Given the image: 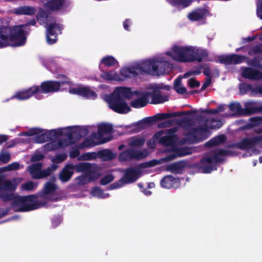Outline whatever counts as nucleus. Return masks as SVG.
Segmentation results:
<instances>
[{"mask_svg":"<svg viewBox=\"0 0 262 262\" xmlns=\"http://www.w3.org/2000/svg\"><path fill=\"white\" fill-rule=\"evenodd\" d=\"M187 166V162L181 160L167 166L166 170L174 174H182Z\"/></svg>","mask_w":262,"mask_h":262,"instance_id":"nucleus-26","label":"nucleus"},{"mask_svg":"<svg viewBox=\"0 0 262 262\" xmlns=\"http://www.w3.org/2000/svg\"><path fill=\"white\" fill-rule=\"evenodd\" d=\"M37 21L42 25L49 26L51 24H57L56 23L55 18L50 13L41 10L36 15Z\"/></svg>","mask_w":262,"mask_h":262,"instance_id":"nucleus-22","label":"nucleus"},{"mask_svg":"<svg viewBox=\"0 0 262 262\" xmlns=\"http://www.w3.org/2000/svg\"><path fill=\"white\" fill-rule=\"evenodd\" d=\"M234 151L230 150L217 148L206 154L200 161V169L204 173H209L216 169L215 164L222 163L224 159L221 156H235Z\"/></svg>","mask_w":262,"mask_h":262,"instance_id":"nucleus-3","label":"nucleus"},{"mask_svg":"<svg viewBox=\"0 0 262 262\" xmlns=\"http://www.w3.org/2000/svg\"><path fill=\"white\" fill-rule=\"evenodd\" d=\"M41 163H35L29 167V171L33 179H41L50 176L58 167L55 164H51L47 168L41 169Z\"/></svg>","mask_w":262,"mask_h":262,"instance_id":"nucleus-7","label":"nucleus"},{"mask_svg":"<svg viewBox=\"0 0 262 262\" xmlns=\"http://www.w3.org/2000/svg\"><path fill=\"white\" fill-rule=\"evenodd\" d=\"M10 159V155L8 152H1L0 154V161L3 163H7Z\"/></svg>","mask_w":262,"mask_h":262,"instance_id":"nucleus-61","label":"nucleus"},{"mask_svg":"<svg viewBox=\"0 0 262 262\" xmlns=\"http://www.w3.org/2000/svg\"><path fill=\"white\" fill-rule=\"evenodd\" d=\"M66 140L64 141L59 139L57 142H52L46 144L45 145V149L47 151H53L57 148H61L68 145L67 144L64 143Z\"/></svg>","mask_w":262,"mask_h":262,"instance_id":"nucleus-37","label":"nucleus"},{"mask_svg":"<svg viewBox=\"0 0 262 262\" xmlns=\"http://www.w3.org/2000/svg\"><path fill=\"white\" fill-rule=\"evenodd\" d=\"M43 130L39 128H32L29 129L28 131L23 132L20 134L21 135H25L26 136H33L34 135H38L42 132Z\"/></svg>","mask_w":262,"mask_h":262,"instance_id":"nucleus-50","label":"nucleus"},{"mask_svg":"<svg viewBox=\"0 0 262 262\" xmlns=\"http://www.w3.org/2000/svg\"><path fill=\"white\" fill-rule=\"evenodd\" d=\"M91 165L92 164L90 163L81 162L73 165V168L77 172H83L85 173L87 170H89V168H90V166H91Z\"/></svg>","mask_w":262,"mask_h":262,"instance_id":"nucleus-43","label":"nucleus"},{"mask_svg":"<svg viewBox=\"0 0 262 262\" xmlns=\"http://www.w3.org/2000/svg\"><path fill=\"white\" fill-rule=\"evenodd\" d=\"M67 158V155L66 154H58L54 158L52 159V162L53 163H60L65 161Z\"/></svg>","mask_w":262,"mask_h":262,"instance_id":"nucleus-55","label":"nucleus"},{"mask_svg":"<svg viewBox=\"0 0 262 262\" xmlns=\"http://www.w3.org/2000/svg\"><path fill=\"white\" fill-rule=\"evenodd\" d=\"M239 90L243 94H246L249 92L253 93V87L250 84L243 83L241 84Z\"/></svg>","mask_w":262,"mask_h":262,"instance_id":"nucleus-53","label":"nucleus"},{"mask_svg":"<svg viewBox=\"0 0 262 262\" xmlns=\"http://www.w3.org/2000/svg\"><path fill=\"white\" fill-rule=\"evenodd\" d=\"M247 126L250 128H253L262 124V116L253 117L249 119Z\"/></svg>","mask_w":262,"mask_h":262,"instance_id":"nucleus-47","label":"nucleus"},{"mask_svg":"<svg viewBox=\"0 0 262 262\" xmlns=\"http://www.w3.org/2000/svg\"><path fill=\"white\" fill-rule=\"evenodd\" d=\"M36 87H38V93H53L59 91L60 83L57 81L47 80L42 82L40 86L36 85Z\"/></svg>","mask_w":262,"mask_h":262,"instance_id":"nucleus-12","label":"nucleus"},{"mask_svg":"<svg viewBox=\"0 0 262 262\" xmlns=\"http://www.w3.org/2000/svg\"><path fill=\"white\" fill-rule=\"evenodd\" d=\"M66 0H49L46 6L52 11H57L63 9L65 7Z\"/></svg>","mask_w":262,"mask_h":262,"instance_id":"nucleus-30","label":"nucleus"},{"mask_svg":"<svg viewBox=\"0 0 262 262\" xmlns=\"http://www.w3.org/2000/svg\"><path fill=\"white\" fill-rule=\"evenodd\" d=\"M5 27L0 29V48L12 46L10 42V34L5 32Z\"/></svg>","mask_w":262,"mask_h":262,"instance_id":"nucleus-36","label":"nucleus"},{"mask_svg":"<svg viewBox=\"0 0 262 262\" xmlns=\"http://www.w3.org/2000/svg\"><path fill=\"white\" fill-rule=\"evenodd\" d=\"M114 177L112 174H106L103 177L100 181V184L101 185H106L113 181Z\"/></svg>","mask_w":262,"mask_h":262,"instance_id":"nucleus-54","label":"nucleus"},{"mask_svg":"<svg viewBox=\"0 0 262 262\" xmlns=\"http://www.w3.org/2000/svg\"><path fill=\"white\" fill-rule=\"evenodd\" d=\"M206 13V9L199 8L189 13L188 15V18L192 21L200 20L204 17Z\"/></svg>","mask_w":262,"mask_h":262,"instance_id":"nucleus-34","label":"nucleus"},{"mask_svg":"<svg viewBox=\"0 0 262 262\" xmlns=\"http://www.w3.org/2000/svg\"><path fill=\"white\" fill-rule=\"evenodd\" d=\"M166 54L173 60L182 62H192L195 61L200 62L209 56L206 49L176 45L172 47L171 52H167Z\"/></svg>","mask_w":262,"mask_h":262,"instance_id":"nucleus-1","label":"nucleus"},{"mask_svg":"<svg viewBox=\"0 0 262 262\" xmlns=\"http://www.w3.org/2000/svg\"><path fill=\"white\" fill-rule=\"evenodd\" d=\"M73 165L68 164L62 168L59 174V179L62 183L68 182L74 174Z\"/></svg>","mask_w":262,"mask_h":262,"instance_id":"nucleus-25","label":"nucleus"},{"mask_svg":"<svg viewBox=\"0 0 262 262\" xmlns=\"http://www.w3.org/2000/svg\"><path fill=\"white\" fill-rule=\"evenodd\" d=\"M168 3L173 7H181L185 8L190 5L192 3L191 0H167Z\"/></svg>","mask_w":262,"mask_h":262,"instance_id":"nucleus-40","label":"nucleus"},{"mask_svg":"<svg viewBox=\"0 0 262 262\" xmlns=\"http://www.w3.org/2000/svg\"><path fill=\"white\" fill-rule=\"evenodd\" d=\"M19 168V164L17 162H13L8 165L6 166L0 168V173L4 171H9L14 170H17Z\"/></svg>","mask_w":262,"mask_h":262,"instance_id":"nucleus-49","label":"nucleus"},{"mask_svg":"<svg viewBox=\"0 0 262 262\" xmlns=\"http://www.w3.org/2000/svg\"><path fill=\"white\" fill-rule=\"evenodd\" d=\"M147 154V152L128 148L119 154L118 159L120 161H129L132 160H140L146 158Z\"/></svg>","mask_w":262,"mask_h":262,"instance_id":"nucleus-10","label":"nucleus"},{"mask_svg":"<svg viewBox=\"0 0 262 262\" xmlns=\"http://www.w3.org/2000/svg\"><path fill=\"white\" fill-rule=\"evenodd\" d=\"M78 128L80 133V135H79L78 136L79 139H81L82 138L87 136L89 134V130L86 126H80L78 127Z\"/></svg>","mask_w":262,"mask_h":262,"instance_id":"nucleus-62","label":"nucleus"},{"mask_svg":"<svg viewBox=\"0 0 262 262\" xmlns=\"http://www.w3.org/2000/svg\"><path fill=\"white\" fill-rule=\"evenodd\" d=\"M47 204L46 201L37 200V196L32 194L15 198L11 207L16 212H27L38 209Z\"/></svg>","mask_w":262,"mask_h":262,"instance_id":"nucleus-4","label":"nucleus"},{"mask_svg":"<svg viewBox=\"0 0 262 262\" xmlns=\"http://www.w3.org/2000/svg\"><path fill=\"white\" fill-rule=\"evenodd\" d=\"M230 110L237 115H244V108L239 102H232L229 105Z\"/></svg>","mask_w":262,"mask_h":262,"instance_id":"nucleus-46","label":"nucleus"},{"mask_svg":"<svg viewBox=\"0 0 262 262\" xmlns=\"http://www.w3.org/2000/svg\"><path fill=\"white\" fill-rule=\"evenodd\" d=\"M144 142L145 139L143 138L135 136L130 139L129 145L131 147H141Z\"/></svg>","mask_w":262,"mask_h":262,"instance_id":"nucleus-42","label":"nucleus"},{"mask_svg":"<svg viewBox=\"0 0 262 262\" xmlns=\"http://www.w3.org/2000/svg\"><path fill=\"white\" fill-rule=\"evenodd\" d=\"M192 148L189 147H182L175 148L172 153L168 155L166 157L162 158L161 160L163 162H168L172 161L178 157H182L187 155H189L193 152Z\"/></svg>","mask_w":262,"mask_h":262,"instance_id":"nucleus-15","label":"nucleus"},{"mask_svg":"<svg viewBox=\"0 0 262 262\" xmlns=\"http://www.w3.org/2000/svg\"><path fill=\"white\" fill-rule=\"evenodd\" d=\"M160 163V162L158 160H151L150 161L142 163L141 164V166L144 168L151 167L155 166Z\"/></svg>","mask_w":262,"mask_h":262,"instance_id":"nucleus-60","label":"nucleus"},{"mask_svg":"<svg viewBox=\"0 0 262 262\" xmlns=\"http://www.w3.org/2000/svg\"><path fill=\"white\" fill-rule=\"evenodd\" d=\"M208 126L207 124L198 127H194L186 134V139L191 143H198L208 137V136L204 137V135L208 133Z\"/></svg>","mask_w":262,"mask_h":262,"instance_id":"nucleus-9","label":"nucleus"},{"mask_svg":"<svg viewBox=\"0 0 262 262\" xmlns=\"http://www.w3.org/2000/svg\"><path fill=\"white\" fill-rule=\"evenodd\" d=\"M26 25L14 26L12 28L5 27V32L10 34V42L13 47H19L26 42L27 32L25 30Z\"/></svg>","mask_w":262,"mask_h":262,"instance_id":"nucleus-6","label":"nucleus"},{"mask_svg":"<svg viewBox=\"0 0 262 262\" xmlns=\"http://www.w3.org/2000/svg\"><path fill=\"white\" fill-rule=\"evenodd\" d=\"M62 29V27L59 24H51L47 27L46 32V41L49 45H53L57 42L58 34L61 33Z\"/></svg>","mask_w":262,"mask_h":262,"instance_id":"nucleus-11","label":"nucleus"},{"mask_svg":"<svg viewBox=\"0 0 262 262\" xmlns=\"http://www.w3.org/2000/svg\"><path fill=\"white\" fill-rule=\"evenodd\" d=\"M51 139V137H50V134L48 132L45 133L42 132L38 134L35 138V141L37 143H42L46 142H48Z\"/></svg>","mask_w":262,"mask_h":262,"instance_id":"nucleus-44","label":"nucleus"},{"mask_svg":"<svg viewBox=\"0 0 262 262\" xmlns=\"http://www.w3.org/2000/svg\"><path fill=\"white\" fill-rule=\"evenodd\" d=\"M143 61L140 64H137L130 67L123 68L120 70V75L124 79L133 76H137L139 74L145 73L143 68Z\"/></svg>","mask_w":262,"mask_h":262,"instance_id":"nucleus-13","label":"nucleus"},{"mask_svg":"<svg viewBox=\"0 0 262 262\" xmlns=\"http://www.w3.org/2000/svg\"><path fill=\"white\" fill-rule=\"evenodd\" d=\"M98 158L102 160L106 161L114 159L116 156L110 149H103L98 151Z\"/></svg>","mask_w":262,"mask_h":262,"instance_id":"nucleus-39","label":"nucleus"},{"mask_svg":"<svg viewBox=\"0 0 262 262\" xmlns=\"http://www.w3.org/2000/svg\"><path fill=\"white\" fill-rule=\"evenodd\" d=\"M133 96V92L128 87H117L112 94L108 96L106 100L109 107L115 112L119 114H126L130 111L131 108L126 102V100H130Z\"/></svg>","mask_w":262,"mask_h":262,"instance_id":"nucleus-2","label":"nucleus"},{"mask_svg":"<svg viewBox=\"0 0 262 262\" xmlns=\"http://www.w3.org/2000/svg\"><path fill=\"white\" fill-rule=\"evenodd\" d=\"M180 179L172 175L165 176L160 181L161 187L166 189H177L180 187Z\"/></svg>","mask_w":262,"mask_h":262,"instance_id":"nucleus-20","label":"nucleus"},{"mask_svg":"<svg viewBox=\"0 0 262 262\" xmlns=\"http://www.w3.org/2000/svg\"><path fill=\"white\" fill-rule=\"evenodd\" d=\"M261 142L259 136H254L251 138H246L235 144V146L242 150L250 149L254 147L257 144Z\"/></svg>","mask_w":262,"mask_h":262,"instance_id":"nucleus-18","label":"nucleus"},{"mask_svg":"<svg viewBox=\"0 0 262 262\" xmlns=\"http://www.w3.org/2000/svg\"><path fill=\"white\" fill-rule=\"evenodd\" d=\"M85 174L91 180V182L95 181L98 177L96 168L94 165L92 164L90 168L87 170Z\"/></svg>","mask_w":262,"mask_h":262,"instance_id":"nucleus-45","label":"nucleus"},{"mask_svg":"<svg viewBox=\"0 0 262 262\" xmlns=\"http://www.w3.org/2000/svg\"><path fill=\"white\" fill-rule=\"evenodd\" d=\"M143 65L145 73L152 76L163 75L172 69V64L169 62L154 59L144 60Z\"/></svg>","mask_w":262,"mask_h":262,"instance_id":"nucleus-5","label":"nucleus"},{"mask_svg":"<svg viewBox=\"0 0 262 262\" xmlns=\"http://www.w3.org/2000/svg\"><path fill=\"white\" fill-rule=\"evenodd\" d=\"M244 78L252 80H262V72L250 67L245 68L242 73Z\"/></svg>","mask_w":262,"mask_h":262,"instance_id":"nucleus-23","label":"nucleus"},{"mask_svg":"<svg viewBox=\"0 0 262 262\" xmlns=\"http://www.w3.org/2000/svg\"><path fill=\"white\" fill-rule=\"evenodd\" d=\"M38 93V87L33 85L28 89L16 92L14 95L11 96V99H16L19 101L25 100Z\"/></svg>","mask_w":262,"mask_h":262,"instance_id":"nucleus-17","label":"nucleus"},{"mask_svg":"<svg viewBox=\"0 0 262 262\" xmlns=\"http://www.w3.org/2000/svg\"><path fill=\"white\" fill-rule=\"evenodd\" d=\"M98 152H90L83 154L81 157L84 160H92L98 157Z\"/></svg>","mask_w":262,"mask_h":262,"instance_id":"nucleus-52","label":"nucleus"},{"mask_svg":"<svg viewBox=\"0 0 262 262\" xmlns=\"http://www.w3.org/2000/svg\"><path fill=\"white\" fill-rule=\"evenodd\" d=\"M76 179L78 181V184L80 185H84L91 182L85 174L84 175L77 177Z\"/></svg>","mask_w":262,"mask_h":262,"instance_id":"nucleus-56","label":"nucleus"},{"mask_svg":"<svg viewBox=\"0 0 262 262\" xmlns=\"http://www.w3.org/2000/svg\"><path fill=\"white\" fill-rule=\"evenodd\" d=\"M262 53V43L252 47L248 50V54L250 56Z\"/></svg>","mask_w":262,"mask_h":262,"instance_id":"nucleus-51","label":"nucleus"},{"mask_svg":"<svg viewBox=\"0 0 262 262\" xmlns=\"http://www.w3.org/2000/svg\"><path fill=\"white\" fill-rule=\"evenodd\" d=\"M196 113V111H188L182 112H175L169 113H158L155 115L150 117L152 123L157 121L163 120L164 119L182 116L184 115H193Z\"/></svg>","mask_w":262,"mask_h":262,"instance_id":"nucleus-14","label":"nucleus"},{"mask_svg":"<svg viewBox=\"0 0 262 262\" xmlns=\"http://www.w3.org/2000/svg\"><path fill=\"white\" fill-rule=\"evenodd\" d=\"M245 59L244 55L232 54L222 55L219 57V61L221 63L225 64H237L243 62Z\"/></svg>","mask_w":262,"mask_h":262,"instance_id":"nucleus-19","label":"nucleus"},{"mask_svg":"<svg viewBox=\"0 0 262 262\" xmlns=\"http://www.w3.org/2000/svg\"><path fill=\"white\" fill-rule=\"evenodd\" d=\"M92 193L93 195L100 198L103 194V191L100 188L95 187L92 189Z\"/></svg>","mask_w":262,"mask_h":262,"instance_id":"nucleus-64","label":"nucleus"},{"mask_svg":"<svg viewBox=\"0 0 262 262\" xmlns=\"http://www.w3.org/2000/svg\"><path fill=\"white\" fill-rule=\"evenodd\" d=\"M138 171L133 167L125 170L124 176L118 181L111 184L108 187V190H112L121 187L125 184L135 182L138 178Z\"/></svg>","mask_w":262,"mask_h":262,"instance_id":"nucleus-8","label":"nucleus"},{"mask_svg":"<svg viewBox=\"0 0 262 262\" xmlns=\"http://www.w3.org/2000/svg\"><path fill=\"white\" fill-rule=\"evenodd\" d=\"M0 198L4 201H8L14 200L15 199L12 193H8L7 192H3L0 194Z\"/></svg>","mask_w":262,"mask_h":262,"instance_id":"nucleus-58","label":"nucleus"},{"mask_svg":"<svg viewBox=\"0 0 262 262\" xmlns=\"http://www.w3.org/2000/svg\"><path fill=\"white\" fill-rule=\"evenodd\" d=\"M152 124V122L150 117L144 118L132 125V126L133 127L132 129V132L134 133H138L146 128L147 127V125H150Z\"/></svg>","mask_w":262,"mask_h":262,"instance_id":"nucleus-28","label":"nucleus"},{"mask_svg":"<svg viewBox=\"0 0 262 262\" xmlns=\"http://www.w3.org/2000/svg\"><path fill=\"white\" fill-rule=\"evenodd\" d=\"M116 62V59L112 56L104 57L101 60V62L107 67L114 66Z\"/></svg>","mask_w":262,"mask_h":262,"instance_id":"nucleus-48","label":"nucleus"},{"mask_svg":"<svg viewBox=\"0 0 262 262\" xmlns=\"http://www.w3.org/2000/svg\"><path fill=\"white\" fill-rule=\"evenodd\" d=\"M262 54L254 56L248 61V64L251 67L262 69Z\"/></svg>","mask_w":262,"mask_h":262,"instance_id":"nucleus-41","label":"nucleus"},{"mask_svg":"<svg viewBox=\"0 0 262 262\" xmlns=\"http://www.w3.org/2000/svg\"><path fill=\"white\" fill-rule=\"evenodd\" d=\"M148 102V95L144 94L141 97L134 99L130 101V105L136 108L143 107L146 106Z\"/></svg>","mask_w":262,"mask_h":262,"instance_id":"nucleus-35","label":"nucleus"},{"mask_svg":"<svg viewBox=\"0 0 262 262\" xmlns=\"http://www.w3.org/2000/svg\"><path fill=\"white\" fill-rule=\"evenodd\" d=\"M16 185L9 180L5 181L2 176H0V191L3 190L14 191Z\"/></svg>","mask_w":262,"mask_h":262,"instance_id":"nucleus-38","label":"nucleus"},{"mask_svg":"<svg viewBox=\"0 0 262 262\" xmlns=\"http://www.w3.org/2000/svg\"><path fill=\"white\" fill-rule=\"evenodd\" d=\"M226 140V136L224 134L219 135L206 142L204 146L206 147H212L223 144Z\"/></svg>","mask_w":262,"mask_h":262,"instance_id":"nucleus-32","label":"nucleus"},{"mask_svg":"<svg viewBox=\"0 0 262 262\" xmlns=\"http://www.w3.org/2000/svg\"><path fill=\"white\" fill-rule=\"evenodd\" d=\"M36 9L35 8L29 6H23L16 8L14 10V12L17 15H26L32 16L35 14Z\"/></svg>","mask_w":262,"mask_h":262,"instance_id":"nucleus-31","label":"nucleus"},{"mask_svg":"<svg viewBox=\"0 0 262 262\" xmlns=\"http://www.w3.org/2000/svg\"><path fill=\"white\" fill-rule=\"evenodd\" d=\"M113 126L111 124L107 123H101L98 125V139H101L100 143L103 144L109 142L112 139V137H108L102 138V136L105 134H108L113 133Z\"/></svg>","mask_w":262,"mask_h":262,"instance_id":"nucleus-16","label":"nucleus"},{"mask_svg":"<svg viewBox=\"0 0 262 262\" xmlns=\"http://www.w3.org/2000/svg\"><path fill=\"white\" fill-rule=\"evenodd\" d=\"M260 112H262V105H259L258 102L250 101L245 103L244 115H251Z\"/></svg>","mask_w":262,"mask_h":262,"instance_id":"nucleus-24","label":"nucleus"},{"mask_svg":"<svg viewBox=\"0 0 262 262\" xmlns=\"http://www.w3.org/2000/svg\"><path fill=\"white\" fill-rule=\"evenodd\" d=\"M101 77L107 80H111L114 79L113 72H103L101 75Z\"/></svg>","mask_w":262,"mask_h":262,"instance_id":"nucleus-63","label":"nucleus"},{"mask_svg":"<svg viewBox=\"0 0 262 262\" xmlns=\"http://www.w3.org/2000/svg\"><path fill=\"white\" fill-rule=\"evenodd\" d=\"M58 78H62L60 81H58V82L60 83V86L65 84H67L69 85H71L72 84L70 81V78L65 75L60 74L58 76Z\"/></svg>","mask_w":262,"mask_h":262,"instance_id":"nucleus-57","label":"nucleus"},{"mask_svg":"<svg viewBox=\"0 0 262 262\" xmlns=\"http://www.w3.org/2000/svg\"><path fill=\"white\" fill-rule=\"evenodd\" d=\"M97 144L95 143L94 140L88 138H85L83 142L81 144L82 147H87L90 146H94L96 145Z\"/></svg>","mask_w":262,"mask_h":262,"instance_id":"nucleus-59","label":"nucleus"},{"mask_svg":"<svg viewBox=\"0 0 262 262\" xmlns=\"http://www.w3.org/2000/svg\"><path fill=\"white\" fill-rule=\"evenodd\" d=\"M151 97V103L157 104L164 103L169 99V97L167 95H162L160 91H155L151 93H148Z\"/></svg>","mask_w":262,"mask_h":262,"instance_id":"nucleus-33","label":"nucleus"},{"mask_svg":"<svg viewBox=\"0 0 262 262\" xmlns=\"http://www.w3.org/2000/svg\"><path fill=\"white\" fill-rule=\"evenodd\" d=\"M57 189V186L51 182H47L42 189L38 193V196L42 199H48V195L55 191Z\"/></svg>","mask_w":262,"mask_h":262,"instance_id":"nucleus-27","label":"nucleus"},{"mask_svg":"<svg viewBox=\"0 0 262 262\" xmlns=\"http://www.w3.org/2000/svg\"><path fill=\"white\" fill-rule=\"evenodd\" d=\"M69 92L70 94L78 95L86 98H95L97 96L96 92L89 86L73 88L70 89Z\"/></svg>","mask_w":262,"mask_h":262,"instance_id":"nucleus-21","label":"nucleus"},{"mask_svg":"<svg viewBox=\"0 0 262 262\" xmlns=\"http://www.w3.org/2000/svg\"><path fill=\"white\" fill-rule=\"evenodd\" d=\"M162 135L161 132H158L156 133L153 138L155 141L159 140V142L162 145L167 146L173 145L174 143L173 137L171 136H165L161 137Z\"/></svg>","mask_w":262,"mask_h":262,"instance_id":"nucleus-29","label":"nucleus"}]
</instances>
